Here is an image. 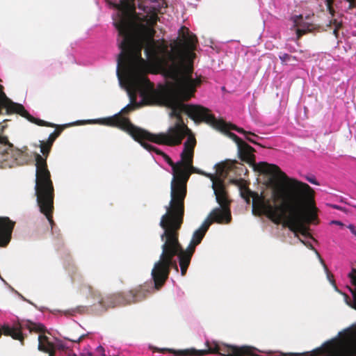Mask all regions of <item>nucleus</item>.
I'll use <instances>...</instances> for the list:
<instances>
[{"mask_svg": "<svg viewBox=\"0 0 356 356\" xmlns=\"http://www.w3.org/2000/svg\"><path fill=\"white\" fill-rule=\"evenodd\" d=\"M341 202H344L345 204H348V205H349V206H351V207H353L356 208V204H353V203H351V202H347V201H346V200H341Z\"/></svg>", "mask_w": 356, "mask_h": 356, "instance_id": "nucleus-35", "label": "nucleus"}, {"mask_svg": "<svg viewBox=\"0 0 356 356\" xmlns=\"http://www.w3.org/2000/svg\"><path fill=\"white\" fill-rule=\"evenodd\" d=\"M349 3L348 9H353L356 6V0H346Z\"/></svg>", "mask_w": 356, "mask_h": 356, "instance_id": "nucleus-31", "label": "nucleus"}, {"mask_svg": "<svg viewBox=\"0 0 356 356\" xmlns=\"http://www.w3.org/2000/svg\"><path fill=\"white\" fill-rule=\"evenodd\" d=\"M189 130L184 138L188 136L187 140L184 144V149L181 154V161L179 165L181 168H184L186 172L188 174V178L191 175L190 170L193 169V159L194 155V149L196 145V139L193 135L191 134Z\"/></svg>", "mask_w": 356, "mask_h": 356, "instance_id": "nucleus-13", "label": "nucleus"}, {"mask_svg": "<svg viewBox=\"0 0 356 356\" xmlns=\"http://www.w3.org/2000/svg\"><path fill=\"white\" fill-rule=\"evenodd\" d=\"M145 140H148L147 138H142L140 140H136L145 149L149 151V152H154L156 154L161 155L163 156V154H165V153L163 152L161 149L156 148V147L145 142Z\"/></svg>", "mask_w": 356, "mask_h": 356, "instance_id": "nucleus-21", "label": "nucleus"}, {"mask_svg": "<svg viewBox=\"0 0 356 356\" xmlns=\"http://www.w3.org/2000/svg\"><path fill=\"white\" fill-rule=\"evenodd\" d=\"M164 160L172 167L173 178L170 184V200L169 204L174 207H180L182 200H185L187 194V181L188 174L184 168H181L179 162L175 163L168 155L163 154Z\"/></svg>", "mask_w": 356, "mask_h": 356, "instance_id": "nucleus-7", "label": "nucleus"}, {"mask_svg": "<svg viewBox=\"0 0 356 356\" xmlns=\"http://www.w3.org/2000/svg\"><path fill=\"white\" fill-rule=\"evenodd\" d=\"M226 165L225 163H220L216 165V172L220 175H223L225 173L227 174V172L225 170Z\"/></svg>", "mask_w": 356, "mask_h": 356, "instance_id": "nucleus-25", "label": "nucleus"}, {"mask_svg": "<svg viewBox=\"0 0 356 356\" xmlns=\"http://www.w3.org/2000/svg\"><path fill=\"white\" fill-rule=\"evenodd\" d=\"M220 351V346L217 344H215L213 347H210L206 350H196L195 348H190L178 350L177 354L179 356H204L208 354H219Z\"/></svg>", "mask_w": 356, "mask_h": 356, "instance_id": "nucleus-17", "label": "nucleus"}, {"mask_svg": "<svg viewBox=\"0 0 356 356\" xmlns=\"http://www.w3.org/2000/svg\"><path fill=\"white\" fill-rule=\"evenodd\" d=\"M295 51L294 49L293 50V49H291L290 52H292V51Z\"/></svg>", "mask_w": 356, "mask_h": 356, "instance_id": "nucleus-39", "label": "nucleus"}, {"mask_svg": "<svg viewBox=\"0 0 356 356\" xmlns=\"http://www.w3.org/2000/svg\"><path fill=\"white\" fill-rule=\"evenodd\" d=\"M307 181L313 184L318 185V183L315 178H307Z\"/></svg>", "mask_w": 356, "mask_h": 356, "instance_id": "nucleus-34", "label": "nucleus"}, {"mask_svg": "<svg viewBox=\"0 0 356 356\" xmlns=\"http://www.w3.org/2000/svg\"><path fill=\"white\" fill-rule=\"evenodd\" d=\"M258 168L263 173L277 175L271 180L272 198L279 204L270 220L277 225L282 223L296 236L300 233L312 237L308 225L318 223L314 190L307 184L288 177L277 165L260 162Z\"/></svg>", "mask_w": 356, "mask_h": 356, "instance_id": "nucleus-3", "label": "nucleus"}, {"mask_svg": "<svg viewBox=\"0 0 356 356\" xmlns=\"http://www.w3.org/2000/svg\"><path fill=\"white\" fill-rule=\"evenodd\" d=\"M300 241H301V243H302L303 244L307 245L308 247H309L310 249L313 250L316 254H317L318 257L319 258V260L321 261V263L322 264V265L323 266V268L325 269V270L326 271L327 273V277L328 279L330 280V281L332 283V284L334 286V288L337 291V286L335 284V282L334 280V278H333V275L330 273V272L329 271L327 266L325 265V262H324V260L322 259V257H321L320 254L318 252V251L314 248V246L311 244V243H309L308 245L302 240L300 239Z\"/></svg>", "mask_w": 356, "mask_h": 356, "instance_id": "nucleus-20", "label": "nucleus"}, {"mask_svg": "<svg viewBox=\"0 0 356 356\" xmlns=\"http://www.w3.org/2000/svg\"><path fill=\"white\" fill-rule=\"evenodd\" d=\"M330 207L334 209H337V210H339V211H343V212H347V209L344 207H342L341 206H339V205H337V204H330Z\"/></svg>", "mask_w": 356, "mask_h": 356, "instance_id": "nucleus-30", "label": "nucleus"}, {"mask_svg": "<svg viewBox=\"0 0 356 356\" xmlns=\"http://www.w3.org/2000/svg\"><path fill=\"white\" fill-rule=\"evenodd\" d=\"M63 131V129H56L53 133H51L47 140V142L53 145V143H54L55 140L60 136Z\"/></svg>", "mask_w": 356, "mask_h": 356, "instance_id": "nucleus-22", "label": "nucleus"}, {"mask_svg": "<svg viewBox=\"0 0 356 356\" xmlns=\"http://www.w3.org/2000/svg\"><path fill=\"white\" fill-rule=\"evenodd\" d=\"M15 222L8 217H0V246H6L10 241Z\"/></svg>", "mask_w": 356, "mask_h": 356, "instance_id": "nucleus-14", "label": "nucleus"}, {"mask_svg": "<svg viewBox=\"0 0 356 356\" xmlns=\"http://www.w3.org/2000/svg\"><path fill=\"white\" fill-rule=\"evenodd\" d=\"M237 147L240 158L242 161L250 162L253 159L254 155L252 153L254 149L252 147L243 140L238 143Z\"/></svg>", "mask_w": 356, "mask_h": 356, "instance_id": "nucleus-19", "label": "nucleus"}, {"mask_svg": "<svg viewBox=\"0 0 356 356\" xmlns=\"http://www.w3.org/2000/svg\"><path fill=\"white\" fill-rule=\"evenodd\" d=\"M307 32H309V31H307V30L297 29V30H296V35H297L296 40H298L303 35L306 34Z\"/></svg>", "mask_w": 356, "mask_h": 356, "instance_id": "nucleus-28", "label": "nucleus"}, {"mask_svg": "<svg viewBox=\"0 0 356 356\" xmlns=\"http://www.w3.org/2000/svg\"><path fill=\"white\" fill-rule=\"evenodd\" d=\"M233 182L239 186L241 195L245 202L249 204L250 197L252 198V213L254 216H266L269 219L277 209L276 203L273 198L266 199L264 195L252 191L243 182V180H234Z\"/></svg>", "mask_w": 356, "mask_h": 356, "instance_id": "nucleus-9", "label": "nucleus"}, {"mask_svg": "<svg viewBox=\"0 0 356 356\" xmlns=\"http://www.w3.org/2000/svg\"><path fill=\"white\" fill-rule=\"evenodd\" d=\"M138 1L139 8L145 10L143 0ZM114 6L119 10L114 26L122 38L119 42L118 71H127L131 75L161 72L175 82L181 99H191L201 83L199 79L192 77L197 37L183 26L178 38L169 46L165 39H154V27L159 21L156 13L145 15L143 19L145 24L137 26L127 13L135 10V0H119Z\"/></svg>", "mask_w": 356, "mask_h": 356, "instance_id": "nucleus-1", "label": "nucleus"}, {"mask_svg": "<svg viewBox=\"0 0 356 356\" xmlns=\"http://www.w3.org/2000/svg\"><path fill=\"white\" fill-rule=\"evenodd\" d=\"M0 81H1V79ZM3 108H6V114H19L22 117L28 120L29 122L38 126L48 127H56L55 124L34 118L25 109L22 104L13 102L12 100L8 98L3 92V86L0 84V115L2 113Z\"/></svg>", "mask_w": 356, "mask_h": 356, "instance_id": "nucleus-10", "label": "nucleus"}, {"mask_svg": "<svg viewBox=\"0 0 356 356\" xmlns=\"http://www.w3.org/2000/svg\"><path fill=\"white\" fill-rule=\"evenodd\" d=\"M291 60H297V58L296 56H292Z\"/></svg>", "mask_w": 356, "mask_h": 356, "instance_id": "nucleus-37", "label": "nucleus"}, {"mask_svg": "<svg viewBox=\"0 0 356 356\" xmlns=\"http://www.w3.org/2000/svg\"><path fill=\"white\" fill-rule=\"evenodd\" d=\"M354 289L348 287L353 296L350 299L346 293H342L346 303L356 310V269L348 274ZM299 356H356V323L347 329L339 337L326 341L321 347L303 353L290 354Z\"/></svg>", "mask_w": 356, "mask_h": 356, "instance_id": "nucleus-5", "label": "nucleus"}, {"mask_svg": "<svg viewBox=\"0 0 356 356\" xmlns=\"http://www.w3.org/2000/svg\"><path fill=\"white\" fill-rule=\"evenodd\" d=\"M230 129H229V130ZM226 132L228 131V129L225 131ZM229 136L238 145V143L243 141L241 138H240L238 136H236L235 134L232 132H227Z\"/></svg>", "mask_w": 356, "mask_h": 356, "instance_id": "nucleus-27", "label": "nucleus"}, {"mask_svg": "<svg viewBox=\"0 0 356 356\" xmlns=\"http://www.w3.org/2000/svg\"><path fill=\"white\" fill-rule=\"evenodd\" d=\"M40 152L45 158L39 154L35 155V196L40 211L46 216L52 226L54 224L53 220L54 187L47 163V157L52 145L47 141L40 140Z\"/></svg>", "mask_w": 356, "mask_h": 356, "instance_id": "nucleus-6", "label": "nucleus"}, {"mask_svg": "<svg viewBox=\"0 0 356 356\" xmlns=\"http://www.w3.org/2000/svg\"><path fill=\"white\" fill-rule=\"evenodd\" d=\"M295 51L294 49L293 50V49H291L290 52H292V51Z\"/></svg>", "mask_w": 356, "mask_h": 356, "instance_id": "nucleus-38", "label": "nucleus"}, {"mask_svg": "<svg viewBox=\"0 0 356 356\" xmlns=\"http://www.w3.org/2000/svg\"><path fill=\"white\" fill-rule=\"evenodd\" d=\"M220 355L222 356H245L250 354V349L248 347L238 348L233 346H220Z\"/></svg>", "mask_w": 356, "mask_h": 356, "instance_id": "nucleus-18", "label": "nucleus"}, {"mask_svg": "<svg viewBox=\"0 0 356 356\" xmlns=\"http://www.w3.org/2000/svg\"><path fill=\"white\" fill-rule=\"evenodd\" d=\"M127 76V82L129 86V95L131 104L124 107L120 113L106 118L103 119L105 125L114 127L127 132L135 140H140L142 138H147L150 142L168 146H176L180 145L189 131L188 127L184 124L181 113H186L191 119L196 120L204 114V109L202 106L195 104H185L183 102L188 100L181 99L177 93L176 86L175 94L167 93L164 99L167 106L171 108V116L177 118L174 126L170 127L166 133L152 134L145 129L133 124L128 118L123 115L128 114L131 111L139 108L143 104H153L159 99V93L152 89L150 91L143 92V102H136V92L145 83H150L149 81L139 74L131 75L127 71H123Z\"/></svg>", "mask_w": 356, "mask_h": 356, "instance_id": "nucleus-2", "label": "nucleus"}, {"mask_svg": "<svg viewBox=\"0 0 356 356\" xmlns=\"http://www.w3.org/2000/svg\"><path fill=\"white\" fill-rule=\"evenodd\" d=\"M279 58L281 60L282 65H286L289 62L291 61L292 56L288 54H282L279 56Z\"/></svg>", "mask_w": 356, "mask_h": 356, "instance_id": "nucleus-24", "label": "nucleus"}, {"mask_svg": "<svg viewBox=\"0 0 356 356\" xmlns=\"http://www.w3.org/2000/svg\"><path fill=\"white\" fill-rule=\"evenodd\" d=\"M99 305L107 309L108 308H113L118 306H125L127 304L125 294L118 293L109 295L99 301Z\"/></svg>", "mask_w": 356, "mask_h": 356, "instance_id": "nucleus-16", "label": "nucleus"}, {"mask_svg": "<svg viewBox=\"0 0 356 356\" xmlns=\"http://www.w3.org/2000/svg\"><path fill=\"white\" fill-rule=\"evenodd\" d=\"M334 1V0H325V4L327 6V9L332 16H334V10L333 8Z\"/></svg>", "mask_w": 356, "mask_h": 356, "instance_id": "nucleus-26", "label": "nucleus"}, {"mask_svg": "<svg viewBox=\"0 0 356 356\" xmlns=\"http://www.w3.org/2000/svg\"><path fill=\"white\" fill-rule=\"evenodd\" d=\"M7 120L0 123V134H2L7 127ZM0 160L5 162V165L12 168L15 165H23L27 164L31 159L28 153V148L24 147L22 149L15 148L10 143L6 136L0 134Z\"/></svg>", "mask_w": 356, "mask_h": 356, "instance_id": "nucleus-8", "label": "nucleus"}, {"mask_svg": "<svg viewBox=\"0 0 356 356\" xmlns=\"http://www.w3.org/2000/svg\"><path fill=\"white\" fill-rule=\"evenodd\" d=\"M86 307L85 306H78L76 307H74V308L67 310L65 312V314L74 315L76 313L83 314L86 312Z\"/></svg>", "mask_w": 356, "mask_h": 356, "instance_id": "nucleus-23", "label": "nucleus"}, {"mask_svg": "<svg viewBox=\"0 0 356 356\" xmlns=\"http://www.w3.org/2000/svg\"><path fill=\"white\" fill-rule=\"evenodd\" d=\"M334 24H336L335 29L333 30V34L335 35L336 38H338L339 35V29L341 27V24L338 23L337 20H334Z\"/></svg>", "mask_w": 356, "mask_h": 356, "instance_id": "nucleus-29", "label": "nucleus"}, {"mask_svg": "<svg viewBox=\"0 0 356 356\" xmlns=\"http://www.w3.org/2000/svg\"><path fill=\"white\" fill-rule=\"evenodd\" d=\"M204 109V114L201 115L199 118L196 120H193L196 123H199L201 122H206L207 124H210L213 127L219 129L220 131H227L229 129L236 131L238 133L243 134L245 136V138L250 143L258 145V143L254 141L252 138L249 137L248 136H253L254 137H258L254 133L250 131H247L244 130L243 128H240L236 127L234 124H227L223 120H217L215 116L210 113V110L207 108L202 106Z\"/></svg>", "mask_w": 356, "mask_h": 356, "instance_id": "nucleus-11", "label": "nucleus"}, {"mask_svg": "<svg viewBox=\"0 0 356 356\" xmlns=\"http://www.w3.org/2000/svg\"><path fill=\"white\" fill-rule=\"evenodd\" d=\"M348 228L350 229V231L351 232V233L353 234L356 236V227L355 226H354L353 225H349Z\"/></svg>", "mask_w": 356, "mask_h": 356, "instance_id": "nucleus-33", "label": "nucleus"}, {"mask_svg": "<svg viewBox=\"0 0 356 356\" xmlns=\"http://www.w3.org/2000/svg\"><path fill=\"white\" fill-rule=\"evenodd\" d=\"M302 19V15H297L296 16V19H294L295 26H298L300 25L298 20Z\"/></svg>", "mask_w": 356, "mask_h": 356, "instance_id": "nucleus-32", "label": "nucleus"}, {"mask_svg": "<svg viewBox=\"0 0 356 356\" xmlns=\"http://www.w3.org/2000/svg\"><path fill=\"white\" fill-rule=\"evenodd\" d=\"M184 200H182V205L177 209L172 204L166 206V213L161 218L160 226L164 231L161 236L163 242L161 246L162 252L151 273L156 290H160L165 284L172 268L178 271L177 260L174 259L175 256L178 257L181 275L184 276L186 274L195 247L201 243L210 225L215 222L208 216L200 227L194 232L191 243L184 250L179 241V231L184 222Z\"/></svg>", "mask_w": 356, "mask_h": 356, "instance_id": "nucleus-4", "label": "nucleus"}, {"mask_svg": "<svg viewBox=\"0 0 356 356\" xmlns=\"http://www.w3.org/2000/svg\"><path fill=\"white\" fill-rule=\"evenodd\" d=\"M332 223L339 225H343V223L337 220H333Z\"/></svg>", "mask_w": 356, "mask_h": 356, "instance_id": "nucleus-36", "label": "nucleus"}, {"mask_svg": "<svg viewBox=\"0 0 356 356\" xmlns=\"http://www.w3.org/2000/svg\"><path fill=\"white\" fill-rule=\"evenodd\" d=\"M149 293H150V289L148 284L139 285L125 294L127 304L130 305L140 302L145 300Z\"/></svg>", "mask_w": 356, "mask_h": 356, "instance_id": "nucleus-15", "label": "nucleus"}, {"mask_svg": "<svg viewBox=\"0 0 356 356\" xmlns=\"http://www.w3.org/2000/svg\"><path fill=\"white\" fill-rule=\"evenodd\" d=\"M216 200L220 207L215 208L209 213V216L212 218L215 222L219 224L229 223L231 222L232 216L229 207V201L226 193L222 188L215 191Z\"/></svg>", "mask_w": 356, "mask_h": 356, "instance_id": "nucleus-12", "label": "nucleus"}]
</instances>
